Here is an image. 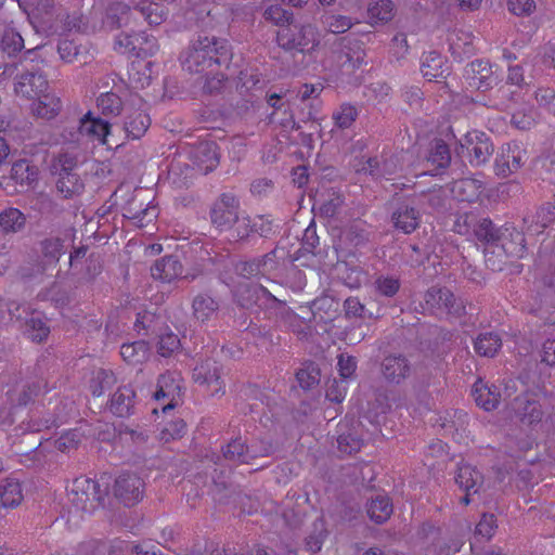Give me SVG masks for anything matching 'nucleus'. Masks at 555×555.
Listing matches in <instances>:
<instances>
[{"label":"nucleus","instance_id":"nucleus-1","mask_svg":"<svg viewBox=\"0 0 555 555\" xmlns=\"http://www.w3.org/2000/svg\"><path fill=\"white\" fill-rule=\"evenodd\" d=\"M231 60L232 51L225 39L198 36L189 47L182 66L190 74L214 73L221 67H229Z\"/></svg>","mask_w":555,"mask_h":555},{"label":"nucleus","instance_id":"nucleus-2","mask_svg":"<svg viewBox=\"0 0 555 555\" xmlns=\"http://www.w3.org/2000/svg\"><path fill=\"white\" fill-rule=\"evenodd\" d=\"M36 49L27 50L20 64L24 67L14 78V92L17 96L27 100H35L48 91L49 82L47 76L38 64H34Z\"/></svg>","mask_w":555,"mask_h":555},{"label":"nucleus","instance_id":"nucleus-3","mask_svg":"<svg viewBox=\"0 0 555 555\" xmlns=\"http://www.w3.org/2000/svg\"><path fill=\"white\" fill-rule=\"evenodd\" d=\"M454 231L461 235L473 234L479 243L485 245V249L493 250L500 242L503 229L489 217L481 216L476 211H467L456 218Z\"/></svg>","mask_w":555,"mask_h":555},{"label":"nucleus","instance_id":"nucleus-4","mask_svg":"<svg viewBox=\"0 0 555 555\" xmlns=\"http://www.w3.org/2000/svg\"><path fill=\"white\" fill-rule=\"evenodd\" d=\"M526 231L504 228L493 250L485 249L486 262L493 271L502 270L506 258H520L526 249Z\"/></svg>","mask_w":555,"mask_h":555},{"label":"nucleus","instance_id":"nucleus-5","mask_svg":"<svg viewBox=\"0 0 555 555\" xmlns=\"http://www.w3.org/2000/svg\"><path fill=\"white\" fill-rule=\"evenodd\" d=\"M108 493L107 487L91 478L79 477L73 481L68 492L70 502L80 511L92 513L99 506L104 505Z\"/></svg>","mask_w":555,"mask_h":555},{"label":"nucleus","instance_id":"nucleus-6","mask_svg":"<svg viewBox=\"0 0 555 555\" xmlns=\"http://www.w3.org/2000/svg\"><path fill=\"white\" fill-rule=\"evenodd\" d=\"M279 47L286 51L310 53L320 43L318 31L312 25H304L296 30L291 27L281 28L276 34Z\"/></svg>","mask_w":555,"mask_h":555},{"label":"nucleus","instance_id":"nucleus-7","mask_svg":"<svg viewBox=\"0 0 555 555\" xmlns=\"http://www.w3.org/2000/svg\"><path fill=\"white\" fill-rule=\"evenodd\" d=\"M54 169L59 176L56 189L64 198L79 195L83 191L85 183L77 172V159L75 157L68 154L60 155Z\"/></svg>","mask_w":555,"mask_h":555},{"label":"nucleus","instance_id":"nucleus-8","mask_svg":"<svg viewBox=\"0 0 555 555\" xmlns=\"http://www.w3.org/2000/svg\"><path fill=\"white\" fill-rule=\"evenodd\" d=\"M240 201L232 193H222L211 205L209 216L211 224L219 231L231 230L240 222Z\"/></svg>","mask_w":555,"mask_h":555},{"label":"nucleus","instance_id":"nucleus-9","mask_svg":"<svg viewBox=\"0 0 555 555\" xmlns=\"http://www.w3.org/2000/svg\"><path fill=\"white\" fill-rule=\"evenodd\" d=\"M424 300L428 308L442 310L453 318L468 314L463 299L456 298L447 287H430L425 293Z\"/></svg>","mask_w":555,"mask_h":555},{"label":"nucleus","instance_id":"nucleus-10","mask_svg":"<svg viewBox=\"0 0 555 555\" xmlns=\"http://www.w3.org/2000/svg\"><path fill=\"white\" fill-rule=\"evenodd\" d=\"M528 160L526 149L512 142L503 145L494 162L496 176L506 178L517 172Z\"/></svg>","mask_w":555,"mask_h":555},{"label":"nucleus","instance_id":"nucleus-11","mask_svg":"<svg viewBox=\"0 0 555 555\" xmlns=\"http://www.w3.org/2000/svg\"><path fill=\"white\" fill-rule=\"evenodd\" d=\"M464 83L467 90L487 91L496 85L492 66L483 60H475L467 64L463 73Z\"/></svg>","mask_w":555,"mask_h":555},{"label":"nucleus","instance_id":"nucleus-12","mask_svg":"<svg viewBox=\"0 0 555 555\" xmlns=\"http://www.w3.org/2000/svg\"><path fill=\"white\" fill-rule=\"evenodd\" d=\"M234 301L243 309L266 306L278 300L266 287L256 283H242L234 292Z\"/></svg>","mask_w":555,"mask_h":555},{"label":"nucleus","instance_id":"nucleus-13","mask_svg":"<svg viewBox=\"0 0 555 555\" xmlns=\"http://www.w3.org/2000/svg\"><path fill=\"white\" fill-rule=\"evenodd\" d=\"M143 490L144 481L135 474L125 473L115 480L114 494L125 506L130 507L140 502Z\"/></svg>","mask_w":555,"mask_h":555},{"label":"nucleus","instance_id":"nucleus-14","mask_svg":"<svg viewBox=\"0 0 555 555\" xmlns=\"http://www.w3.org/2000/svg\"><path fill=\"white\" fill-rule=\"evenodd\" d=\"M455 482L461 490L465 492L460 499V503L468 505L474 501V496H479L483 486V475L469 464H461L457 467Z\"/></svg>","mask_w":555,"mask_h":555},{"label":"nucleus","instance_id":"nucleus-15","mask_svg":"<svg viewBox=\"0 0 555 555\" xmlns=\"http://www.w3.org/2000/svg\"><path fill=\"white\" fill-rule=\"evenodd\" d=\"M39 169L27 159H18L12 164L10 176L0 178V188L8 190L10 182L22 189H33L38 182Z\"/></svg>","mask_w":555,"mask_h":555},{"label":"nucleus","instance_id":"nucleus-16","mask_svg":"<svg viewBox=\"0 0 555 555\" xmlns=\"http://www.w3.org/2000/svg\"><path fill=\"white\" fill-rule=\"evenodd\" d=\"M473 166L485 165L494 152V145L488 134L480 131H472L465 135V144Z\"/></svg>","mask_w":555,"mask_h":555},{"label":"nucleus","instance_id":"nucleus-17","mask_svg":"<svg viewBox=\"0 0 555 555\" xmlns=\"http://www.w3.org/2000/svg\"><path fill=\"white\" fill-rule=\"evenodd\" d=\"M380 372L389 384L400 385L411 376L412 364L404 354H388L380 363Z\"/></svg>","mask_w":555,"mask_h":555},{"label":"nucleus","instance_id":"nucleus-18","mask_svg":"<svg viewBox=\"0 0 555 555\" xmlns=\"http://www.w3.org/2000/svg\"><path fill=\"white\" fill-rule=\"evenodd\" d=\"M222 375L223 369L218 362L206 360L194 367L192 377L195 383L211 387V395H223Z\"/></svg>","mask_w":555,"mask_h":555},{"label":"nucleus","instance_id":"nucleus-19","mask_svg":"<svg viewBox=\"0 0 555 555\" xmlns=\"http://www.w3.org/2000/svg\"><path fill=\"white\" fill-rule=\"evenodd\" d=\"M555 221V206L545 203L534 210H528L522 217V230L527 234L538 235Z\"/></svg>","mask_w":555,"mask_h":555},{"label":"nucleus","instance_id":"nucleus-20","mask_svg":"<svg viewBox=\"0 0 555 555\" xmlns=\"http://www.w3.org/2000/svg\"><path fill=\"white\" fill-rule=\"evenodd\" d=\"M516 417L524 425H533L541 422L543 411L537 400L530 399L527 393L517 396L512 403Z\"/></svg>","mask_w":555,"mask_h":555},{"label":"nucleus","instance_id":"nucleus-21","mask_svg":"<svg viewBox=\"0 0 555 555\" xmlns=\"http://www.w3.org/2000/svg\"><path fill=\"white\" fill-rule=\"evenodd\" d=\"M47 390L48 383L44 379L27 380L10 393V401L13 406H26Z\"/></svg>","mask_w":555,"mask_h":555},{"label":"nucleus","instance_id":"nucleus-22","mask_svg":"<svg viewBox=\"0 0 555 555\" xmlns=\"http://www.w3.org/2000/svg\"><path fill=\"white\" fill-rule=\"evenodd\" d=\"M192 155L194 164L205 175L212 171L219 165V147L214 141L199 142L194 147Z\"/></svg>","mask_w":555,"mask_h":555},{"label":"nucleus","instance_id":"nucleus-23","mask_svg":"<svg viewBox=\"0 0 555 555\" xmlns=\"http://www.w3.org/2000/svg\"><path fill=\"white\" fill-rule=\"evenodd\" d=\"M424 162L430 175H438L440 170L446 169L451 163L448 144L441 139H434Z\"/></svg>","mask_w":555,"mask_h":555},{"label":"nucleus","instance_id":"nucleus-24","mask_svg":"<svg viewBox=\"0 0 555 555\" xmlns=\"http://www.w3.org/2000/svg\"><path fill=\"white\" fill-rule=\"evenodd\" d=\"M135 391L130 385L118 387L112 396L109 411L118 417H128L134 413Z\"/></svg>","mask_w":555,"mask_h":555},{"label":"nucleus","instance_id":"nucleus-25","mask_svg":"<svg viewBox=\"0 0 555 555\" xmlns=\"http://www.w3.org/2000/svg\"><path fill=\"white\" fill-rule=\"evenodd\" d=\"M393 227L404 234L414 232L420 224V214L413 206L399 204L391 214Z\"/></svg>","mask_w":555,"mask_h":555},{"label":"nucleus","instance_id":"nucleus-26","mask_svg":"<svg viewBox=\"0 0 555 555\" xmlns=\"http://www.w3.org/2000/svg\"><path fill=\"white\" fill-rule=\"evenodd\" d=\"M111 131V125L99 117H93L91 112H88L79 120V132L90 139L98 140L103 144L107 143V135Z\"/></svg>","mask_w":555,"mask_h":555},{"label":"nucleus","instance_id":"nucleus-27","mask_svg":"<svg viewBox=\"0 0 555 555\" xmlns=\"http://www.w3.org/2000/svg\"><path fill=\"white\" fill-rule=\"evenodd\" d=\"M472 395L477 405L486 411H492L499 406L501 393L495 385L489 386L478 379L473 386Z\"/></svg>","mask_w":555,"mask_h":555},{"label":"nucleus","instance_id":"nucleus-28","mask_svg":"<svg viewBox=\"0 0 555 555\" xmlns=\"http://www.w3.org/2000/svg\"><path fill=\"white\" fill-rule=\"evenodd\" d=\"M27 216L15 207H8L0 212V230L4 235H15L25 231Z\"/></svg>","mask_w":555,"mask_h":555},{"label":"nucleus","instance_id":"nucleus-29","mask_svg":"<svg viewBox=\"0 0 555 555\" xmlns=\"http://www.w3.org/2000/svg\"><path fill=\"white\" fill-rule=\"evenodd\" d=\"M151 274L155 280L169 283L182 274V264L175 256H166L155 261Z\"/></svg>","mask_w":555,"mask_h":555},{"label":"nucleus","instance_id":"nucleus-30","mask_svg":"<svg viewBox=\"0 0 555 555\" xmlns=\"http://www.w3.org/2000/svg\"><path fill=\"white\" fill-rule=\"evenodd\" d=\"M131 16V9L124 2L111 3L105 12L103 24L111 30L128 26Z\"/></svg>","mask_w":555,"mask_h":555},{"label":"nucleus","instance_id":"nucleus-31","mask_svg":"<svg viewBox=\"0 0 555 555\" xmlns=\"http://www.w3.org/2000/svg\"><path fill=\"white\" fill-rule=\"evenodd\" d=\"M124 217L133 221L139 228L147 227L156 217L155 207H144L142 203L132 199L124 207Z\"/></svg>","mask_w":555,"mask_h":555},{"label":"nucleus","instance_id":"nucleus-32","mask_svg":"<svg viewBox=\"0 0 555 555\" xmlns=\"http://www.w3.org/2000/svg\"><path fill=\"white\" fill-rule=\"evenodd\" d=\"M311 309L314 317L319 315L324 322L332 321L338 314L339 300L333 295L324 293L312 301Z\"/></svg>","mask_w":555,"mask_h":555},{"label":"nucleus","instance_id":"nucleus-33","mask_svg":"<svg viewBox=\"0 0 555 555\" xmlns=\"http://www.w3.org/2000/svg\"><path fill=\"white\" fill-rule=\"evenodd\" d=\"M151 125L150 116L143 111H133L128 114L124 124V129L128 138L140 139Z\"/></svg>","mask_w":555,"mask_h":555},{"label":"nucleus","instance_id":"nucleus-34","mask_svg":"<svg viewBox=\"0 0 555 555\" xmlns=\"http://www.w3.org/2000/svg\"><path fill=\"white\" fill-rule=\"evenodd\" d=\"M33 104V113L41 118L52 119L54 118L62 108L61 100L54 95H50L49 93L42 92V96H38Z\"/></svg>","mask_w":555,"mask_h":555},{"label":"nucleus","instance_id":"nucleus-35","mask_svg":"<svg viewBox=\"0 0 555 555\" xmlns=\"http://www.w3.org/2000/svg\"><path fill=\"white\" fill-rule=\"evenodd\" d=\"M224 460L237 464H250L249 447L241 437L232 439L221 449Z\"/></svg>","mask_w":555,"mask_h":555},{"label":"nucleus","instance_id":"nucleus-36","mask_svg":"<svg viewBox=\"0 0 555 555\" xmlns=\"http://www.w3.org/2000/svg\"><path fill=\"white\" fill-rule=\"evenodd\" d=\"M193 315L196 320L205 322L219 309V304L210 295L201 293L192 301Z\"/></svg>","mask_w":555,"mask_h":555},{"label":"nucleus","instance_id":"nucleus-37","mask_svg":"<svg viewBox=\"0 0 555 555\" xmlns=\"http://www.w3.org/2000/svg\"><path fill=\"white\" fill-rule=\"evenodd\" d=\"M23 500L21 483L12 478H7L0 483V505L3 507H15Z\"/></svg>","mask_w":555,"mask_h":555},{"label":"nucleus","instance_id":"nucleus-38","mask_svg":"<svg viewBox=\"0 0 555 555\" xmlns=\"http://www.w3.org/2000/svg\"><path fill=\"white\" fill-rule=\"evenodd\" d=\"M366 513L374 522L384 524L392 514V503L388 496L377 495L367 503Z\"/></svg>","mask_w":555,"mask_h":555},{"label":"nucleus","instance_id":"nucleus-39","mask_svg":"<svg viewBox=\"0 0 555 555\" xmlns=\"http://www.w3.org/2000/svg\"><path fill=\"white\" fill-rule=\"evenodd\" d=\"M502 346V339L499 334L493 332L481 333L474 341L476 353L481 357L492 358Z\"/></svg>","mask_w":555,"mask_h":555},{"label":"nucleus","instance_id":"nucleus-40","mask_svg":"<svg viewBox=\"0 0 555 555\" xmlns=\"http://www.w3.org/2000/svg\"><path fill=\"white\" fill-rule=\"evenodd\" d=\"M444 60L437 51H430L424 54L421 70L424 77L429 81L434 78H443L446 69Z\"/></svg>","mask_w":555,"mask_h":555},{"label":"nucleus","instance_id":"nucleus-41","mask_svg":"<svg viewBox=\"0 0 555 555\" xmlns=\"http://www.w3.org/2000/svg\"><path fill=\"white\" fill-rule=\"evenodd\" d=\"M120 356L129 364L142 363L149 356V345L144 340L124 344Z\"/></svg>","mask_w":555,"mask_h":555},{"label":"nucleus","instance_id":"nucleus-42","mask_svg":"<svg viewBox=\"0 0 555 555\" xmlns=\"http://www.w3.org/2000/svg\"><path fill=\"white\" fill-rule=\"evenodd\" d=\"M24 334L35 343H41L50 334V327L40 317L33 314L25 321Z\"/></svg>","mask_w":555,"mask_h":555},{"label":"nucleus","instance_id":"nucleus-43","mask_svg":"<svg viewBox=\"0 0 555 555\" xmlns=\"http://www.w3.org/2000/svg\"><path fill=\"white\" fill-rule=\"evenodd\" d=\"M134 11L145 20L151 26L160 25L166 18V12L163 5L154 2L143 1L134 8Z\"/></svg>","mask_w":555,"mask_h":555},{"label":"nucleus","instance_id":"nucleus-44","mask_svg":"<svg viewBox=\"0 0 555 555\" xmlns=\"http://www.w3.org/2000/svg\"><path fill=\"white\" fill-rule=\"evenodd\" d=\"M321 370L313 362L307 363L296 373V379L304 390H309L320 383Z\"/></svg>","mask_w":555,"mask_h":555},{"label":"nucleus","instance_id":"nucleus-45","mask_svg":"<svg viewBox=\"0 0 555 555\" xmlns=\"http://www.w3.org/2000/svg\"><path fill=\"white\" fill-rule=\"evenodd\" d=\"M327 529L322 518L317 519L313 522V528L309 535L305 539L306 547L312 553L321 551L323 542L327 538Z\"/></svg>","mask_w":555,"mask_h":555},{"label":"nucleus","instance_id":"nucleus-46","mask_svg":"<svg viewBox=\"0 0 555 555\" xmlns=\"http://www.w3.org/2000/svg\"><path fill=\"white\" fill-rule=\"evenodd\" d=\"M42 256L50 262H57L65 253L64 240L56 236L46 237L40 242Z\"/></svg>","mask_w":555,"mask_h":555},{"label":"nucleus","instance_id":"nucleus-47","mask_svg":"<svg viewBox=\"0 0 555 555\" xmlns=\"http://www.w3.org/2000/svg\"><path fill=\"white\" fill-rule=\"evenodd\" d=\"M115 383L116 377L112 371L100 369L90 382V389L93 396L100 397L104 391L111 389Z\"/></svg>","mask_w":555,"mask_h":555},{"label":"nucleus","instance_id":"nucleus-48","mask_svg":"<svg viewBox=\"0 0 555 555\" xmlns=\"http://www.w3.org/2000/svg\"><path fill=\"white\" fill-rule=\"evenodd\" d=\"M481 189V182L475 179H461L453 183L452 191L461 201L472 202L478 196Z\"/></svg>","mask_w":555,"mask_h":555},{"label":"nucleus","instance_id":"nucleus-49","mask_svg":"<svg viewBox=\"0 0 555 555\" xmlns=\"http://www.w3.org/2000/svg\"><path fill=\"white\" fill-rule=\"evenodd\" d=\"M393 3L390 0H380L367 9V15L372 25L386 23L393 16Z\"/></svg>","mask_w":555,"mask_h":555},{"label":"nucleus","instance_id":"nucleus-50","mask_svg":"<svg viewBox=\"0 0 555 555\" xmlns=\"http://www.w3.org/2000/svg\"><path fill=\"white\" fill-rule=\"evenodd\" d=\"M24 48V39L14 29H5L0 40V49L9 56H14Z\"/></svg>","mask_w":555,"mask_h":555},{"label":"nucleus","instance_id":"nucleus-51","mask_svg":"<svg viewBox=\"0 0 555 555\" xmlns=\"http://www.w3.org/2000/svg\"><path fill=\"white\" fill-rule=\"evenodd\" d=\"M324 28L332 34H344L352 27L351 18L345 15L325 13L321 16Z\"/></svg>","mask_w":555,"mask_h":555},{"label":"nucleus","instance_id":"nucleus-52","mask_svg":"<svg viewBox=\"0 0 555 555\" xmlns=\"http://www.w3.org/2000/svg\"><path fill=\"white\" fill-rule=\"evenodd\" d=\"M263 16L281 28L289 27L294 22V13L278 4L267 8Z\"/></svg>","mask_w":555,"mask_h":555},{"label":"nucleus","instance_id":"nucleus-53","mask_svg":"<svg viewBox=\"0 0 555 555\" xmlns=\"http://www.w3.org/2000/svg\"><path fill=\"white\" fill-rule=\"evenodd\" d=\"M96 103L105 116H118L122 109V101L114 92L102 93L98 98Z\"/></svg>","mask_w":555,"mask_h":555},{"label":"nucleus","instance_id":"nucleus-54","mask_svg":"<svg viewBox=\"0 0 555 555\" xmlns=\"http://www.w3.org/2000/svg\"><path fill=\"white\" fill-rule=\"evenodd\" d=\"M344 240L353 247L364 246L370 241V232L360 223L350 224L343 232Z\"/></svg>","mask_w":555,"mask_h":555},{"label":"nucleus","instance_id":"nucleus-55","mask_svg":"<svg viewBox=\"0 0 555 555\" xmlns=\"http://www.w3.org/2000/svg\"><path fill=\"white\" fill-rule=\"evenodd\" d=\"M338 450L345 454H352L361 449L362 440L356 433L340 431L337 438Z\"/></svg>","mask_w":555,"mask_h":555},{"label":"nucleus","instance_id":"nucleus-56","mask_svg":"<svg viewBox=\"0 0 555 555\" xmlns=\"http://www.w3.org/2000/svg\"><path fill=\"white\" fill-rule=\"evenodd\" d=\"M137 41V55L140 57H147L154 55L158 50L157 40L155 37L146 35L145 33L135 34Z\"/></svg>","mask_w":555,"mask_h":555},{"label":"nucleus","instance_id":"nucleus-57","mask_svg":"<svg viewBox=\"0 0 555 555\" xmlns=\"http://www.w3.org/2000/svg\"><path fill=\"white\" fill-rule=\"evenodd\" d=\"M205 75V82L203 86V91L208 94H217L220 93L225 87L227 77L224 74L218 72L216 69L214 73L209 70L203 73Z\"/></svg>","mask_w":555,"mask_h":555},{"label":"nucleus","instance_id":"nucleus-58","mask_svg":"<svg viewBox=\"0 0 555 555\" xmlns=\"http://www.w3.org/2000/svg\"><path fill=\"white\" fill-rule=\"evenodd\" d=\"M248 447L250 464L258 459L269 457L275 452L273 443L266 439H255Z\"/></svg>","mask_w":555,"mask_h":555},{"label":"nucleus","instance_id":"nucleus-59","mask_svg":"<svg viewBox=\"0 0 555 555\" xmlns=\"http://www.w3.org/2000/svg\"><path fill=\"white\" fill-rule=\"evenodd\" d=\"M374 285L380 295L393 297L400 289V280L393 276L379 275L375 280Z\"/></svg>","mask_w":555,"mask_h":555},{"label":"nucleus","instance_id":"nucleus-60","mask_svg":"<svg viewBox=\"0 0 555 555\" xmlns=\"http://www.w3.org/2000/svg\"><path fill=\"white\" fill-rule=\"evenodd\" d=\"M344 310L347 318H373V313L369 312L358 297H348L344 301Z\"/></svg>","mask_w":555,"mask_h":555},{"label":"nucleus","instance_id":"nucleus-61","mask_svg":"<svg viewBox=\"0 0 555 555\" xmlns=\"http://www.w3.org/2000/svg\"><path fill=\"white\" fill-rule=\"evenodd\" d=\"M234 272L244 279H251L261 275L258 258L237 261L234 264Z\"/></svg>","mask_w":555,"mask_h":555},{"label":"nucleus","instance_id":"nucleus-62","mask_svg":"<svg viewBox=\"0 0 555 555\" xmlns=\"http://www.w3.org/2000/svg\"><path fill=\"white\" fill-rule=\"evenodd\" d=\"M231 112L238 117H247L255 112V100L253 94H248L247 98L233 99L231 104Z\"/></svg>","mask_w":555,"mask_h":555},{"label":"nucleus","instance_id":"nucleus-63","mask_svg":"<svg viewBox=\"0 0 555 555\" xmlns=\"http://www.w3.org/2000/svg\"><path fill=\"white\" fill-rule=\"evenodd\" d=\"M181 346L179 337L169 332L162 334L158 340V353L162 357H170Z\"/></svg>","mask_w":555,"mask_h":555},{"label":"nucleus","instance_id":"nucleus-64","mask_svg":"<svg viewBox=\"0 0 555 555\" xmlns=\"http://www.w3.org/2000/svg\"><path fill=\"white\" fill-rule=\"evenodd\" d=\"M343 203L344 199L338 193L330 192L319 206L320 214L324 217H333L337 214Z\"/></svg>","mask_w":555,"mask_h":555}]
</instances>
